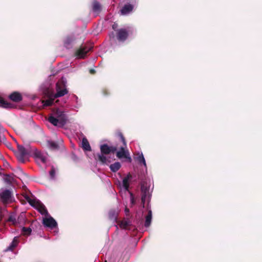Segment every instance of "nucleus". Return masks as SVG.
<instances>
[{"mask_svg": "<svg viewBox=\"0 0 262 262\" xmlns=\"http://www.w3.org/2000/svg\"><path fill=\"white\" fill-rule=\"evenodd\" d=\"M134 159L136 161L139 165H143L145 169V172H147V167L145 159L144 157L143 154L142 152L138 151L136 156L134 157Z\"/></svg>", "mask_w": 262, "mask_h": 262, "instance_id": "423d86ee", "label": "nucleus"}, {"mask_svg": "<svg viewBox=\"0 0 262 262\" xmlns=\"http://www.w3.org/2000/svg\"><path fill=\"white\" fill-rule=\"evenodd\" d=\"M6 178L4 179V181L7 184H10L14 182V178L13 174H6L5 175Z\"/></svg>", "mask_w": 262, "mask_h": 262, "instance_id": "b1692460", "label": "nucleus"}, {"mask_svg": "<svg viewBox=\"0 0 262 262\" xmlns=\"http://www.w3.org/2000/svg\"><path fill=\"white\" fill-rule=\"evenodd\" d=\"M18 150L19 154L23 155H27L31 152V148L30 146H27L26 147H24L22 145H18Z\"/></svg>", "mask_w": 262, "mask_h": 262, "instance_id": "f8f14e48", "label": "nucleus"}, {"mask_svg": "<svg viewBox=\"0 0 262 262\" xmlns=\"http://www.w3.org/2000/svg\"><path fill=\"white\" fill-rule=\"evenodd\" d=\"M0 197L3 203H10L12 200V192L8 189H2L0 192Z\"/></svg>", "mask_w": 262, "mask_h": 262, "instance_id": "20e7f679", "label": "nucleus"}, {"mask_svg": "<svg viewBox=\"0 0 262 262\" xmlns=\"http://www.w3.org/2000/svg\"><path fill=\"white\" fill-rule=\"evenodd\" d=\"M104 154H99L98 155V160L100 161L102 164H105L107 162V158L105 156L103 155Z\"/></svg>", "mask_w": 262, "mask_h": 262, "instance_id": "cd10ccee", "label": "nucleus"}, {"mask_svg": "<svg viewBox=\"0 0 262 262\" xmlns=\"http://www.w3.org/2000/svg\"><path fill=\"white\" fill-rule=\"evenodd\" d=\"M26 199L31 206L37 209L42 215L46 216L42 220V224L45 226L53 229L57 226L56 221L49 215L45 206L39 200L29 196H27Z\"/></svg>", "mask_w": 262, "mask_h": 262, "instance_id": "f257e3e1", "label": "nucleus"}, {"mask_svg": "<svg viewBox=\"0 0 262 262\" xmlns=\"http://www.w3.org/2000/svg\"><path fill=\"white\" fill-rule=\"evenodd\" d=\"M18 244V239L17 237H15L10 245L5 250V252L12 251Z\"/></svg>", "mask_w": 262, "mask_h": 262, "instance_id": "4468645a", "label": "nucleus"}, {"mask_svg": "<svg viewBox=\"0 0 262 262\" xmlns=\"http://www.w3.org/2000/svg\"><path fill=\"white\" fill-rule=\"evenodd\" d=\"M118 211L117 210H111L108 213L109 218L110 220L113 221H116L117 219V215Z\"/></svg>", "mask_w": 262, "mask_h": 262, "instance_id": "6ab92c4d", "label": "nucleus"}, {"mask_svg": "<svg viewBox=\"0 0 262 262\" xmlns=\"http://www.w3.org/2000/svg\"><path fill=\"white\" fill-rule=\"evenodd\" d=\"M100 150L102 154H109L111 152L114 153L116 151L117 148L114 146H109L107 144H103L100 146Z\"/></svg>", "mask_w": 262, "mask_h": 262, "instance_id": "0eeeda50", "label": "nucleus"}, {"mask_svg": "<svg viewBox=\"0 0 262 262\" xmlns=\"http://www.w3.org/2000/svg\"><path fill=\"white\" fill-rule=\"evenodd\" d=\"M9 98L13 101L18 102L22 99L21 95L17 92H14L9 95Z\"/></svg>", "mask_w": 262, "mask_h": 262, "instance_id": "2eb2a0df", "label": "nucleus"}, {"mask_svg": "<svg viewBox=\"0 0 262 262\" xmlns=\"http://www.w3.org/2000/svg\"><path fill=\"white\" fill-rule=\"evenodd\" d=\"M93 11L98 14L101 11V6L97 2H94L93 4Z\"/></svg>", "mask_w": 262, "mask_h": 262, "instance_id": "4be33fe9", "label": "nucleus"}, {"mask_svg": "<svg viewBox=\"0 0 262 262\" xmlns=\"http://www.w3.org/2000/svg\"><path fill=\"white\" fill-rule=\"evenodd\" d=\"M152 219V212L149 210L148 214L145 217V226L148 227L150 226Z\"/></svg>", "mask_w": 262, "mask_h": 262, "instance_id": "aec40b11", "label": "nucleus"}, {"mask_svg": "<svg viewBox=\"0 0 262 262\" xmlns=\"http://www.w3.org/2000/svg\"><path fill=\"white\" fill-rule=\"evenodd\" d=\"M22 231L25 235H30L32 232V230L30 228L23 227Z\"/></svg>", "mask_w": 262, "mask_h": 262, "instance_id": "c756f323", "label": "nucleus"}, {"mask_svg": "<svg viewBox=\"0 0 262 262\" xmlns=\"http://www.w3.org/2000/svg\"><path fill=\"white\" fill-rule=\"evenodd\" d=\"M130 225V221L128 219H125L121 222L120 226L122 228L126 229Z\"/></svg>", "mask_w": 262, "mask_h": 262, "instance_id": "393cba45", "label": "nucleus"}, {"mask_svg": "<svg viewBox=\"0 0 262 262\" xmlns=\"http://www.w3.org/2000/svg\"><path fill=\"white\" fill-rule=\"evenodd\" d=\"M134 7L130 4L125 5L121 10L122 15H127L130 13L133 10Z\"/></svg>", "mask_w": 262, "mask_h": 262, "instance_id": "9b49d317", "label": "nucleus"}, {"mask_svg": "<svg viewBox=\"0 0 262 262\" xmlns=\"http://www.w3.org/2000/svg\"><path fill=\"white\" fill-rule=\"evenodd\" d=\"M130 201H131V203L132 204H135V200H134V197H133V195L132 194H130Z\"/></svg>", "mask_w": 262, "mask_h": 262, "instance_id": "72a5a7b5", "label": "nucleus"}, {"mask_svg": "<svg viewBox=\"0 0 262 262\" xmlns=\"http://www.w3.org/2000/svg\"><path fill=\"white\" fill-rule=\"evenodd\" d=\"M82 147L83 149V150L85 151H91V147L89 144V142L88 140L86 139V138H83L82 140Z\"/></svg>", "mask_w": 262, "mask_h": 262, "instance_id": "dca6fc26", "label": "nucleus"}, {"mask_svg": "<svg viewBox=\"0 0 262 262\" xmlns=\"http://www.w3.org/2000/svg\"><path fill=\"white\" fill-rule=\"evenodd\" d=\"M56 169L52 167L51 170L49 172V175L51 180H54L55 178Z\"/></svg>", "mask_w": 262, "mask_h": 262, "instance_id": "c85d7f7f", "label": "nucleus"}, {"mask_svg": "<svg viewBox=\"0 0 262 262\" xmlns=\"http://www.w3.org/2000/svg\"><path fill=\"white\" fill-rule=\"evenodd\" d=\"M125 212L126 214L127 215L128 213H129V209L127 208H125Z\"/></svg>", "mask_w": 262, "mask_h": 262, "instance_id": "f704fd0d", "label": "nucleus"}, {"mask_svg": "<svg viewBox=\"0 0 262 262\" xmlns=\"http://www.w3.org/2000/svg\"><path fill=\"white\" fill-rule=\"evenodd\" d=\"M48 144L49 148L51 149H57L58 148V144L55 142L49 141Z\"/></svg>", "mask_w": 262, "mask_h": 262, "instance_id": "bb28decb", "label": "nucleus"}, {"mask_svg": "<svg viewBox=\"0 0 262 262\" xmlns=\"http://www.w3.org/2000/svg\"><path fill=\"white\" fill-rule=\"evenodd\" d=\"M94 72H95L94 70H93V69L90 70V73H94Z\"/></svg>", "mask_w": 262, "mask_h": 262, "instance_id": "c9c22d12", "label": "nucleus"}, {"mask_svg": "<svg viewBox=\"0 0 262 262\" xmlns=\"http://www.w3.org/2000/svg\"><path fill=\"white\" fill-rule=\"evenodd\" d=\"M25 155H23L21 154H18L17 155V159L18 160V161L21 163H24L25 162V160H24V156Z\"/></svg>", "mask_w": 262, "mask_h": 262, "instance_id": "7c9ffc66", "label": "nucleus"}, {"mask_svg": "<svg viewBox=\"0 0 262 262\" xmlns=\"http://www.w3.org/2000/svg\"><path fill=\"white\" fill-rule=\"evenodd\" d=\"M6 131L5 129L0 124V143L4 142L6 140L4 132Z\"/></svg>", "mask_w": 262, "mask_h": 262, "instance_id": "a878e982", "label": "nucleus"}, {"mask_svg": "<svg viewBox=\"0 0 262 262\" xmlns=\"http://www.w3.org/2000/svg\"><path fill=\"white\" fill-rule=\"evenodd\" d=\"M90 50V48L81 47L76 52V56L79 58H84L86 53Z\"/></svg>", "mask_w": 262, "mask_h": 262, "instance_id": "1a4fd4ad", "label": "nucleus"}, {"mask_svg": "<svg viewBox=\"0 0 262 262\" xmlns=\"http://www.w3.org/2000/svg\"><path fill=\"white\" fill-rule=\"evenodd\" d=\"M132 176L130 174H128L126 177H125L122 181V185L125 191H127L129 187V183L128 181L131 179Z\"/></svg>", "mask_w": 262, "mask_h": 262, "instance_id": "a211bd4d", "label": "nucleus"}, {"mask_svg": "<svg viewBox=\"0 0 262 262\" xmlns=\"http://www.w3.org/2000/svg\"><path fill=\"white\" fill-rule=\"evenodd\" d=\"M66 79L62 77L61 79L56 83V93L53 95L49 99L42 101V103L44 106H50L52 105L54 99L62 97L68 92L66 88Z\"/></svg>", "mask_w": 262, "mask_h": 262, "instance_id": "f03ea898", "label": "nucleus"}, {"mask_svg": "<svg viewBox=\"0 0 262 262\" xmlns=\"http://www.w3.org/2000/svg\"><path fill=\"white\" fill-rule=\"evenodd\" d=\"M141 191H142V197H141V201L143 204V207H144V204L147 199L149 198L150 196V193L149 191V189L147 188V187L144 186H142L141 187Z\"/></svg>", "mask_w": 262, "mask_h": 262, "instance_id": "6e6552de", "label": "nucleus"}, {"mask_svg": "<svg viewBox=\"0 0 262 262\" xmlns=\"http://www.w3.org/2000/svg\"><path fill=\"white\" fill-rule=\"evenodd\" d=\"M121 167V164L119 162H117L112 164L110 165V168L111 170L113 172H116Z\"/></svg>", "mask_w": 262, "mask_h": 262, "instance_id": "5701e85b", "label": "nucleus"}, {"mask_svg": "<svg viewBox=\"0 0 262 262\" xmlns=\"http://www.w3.org/2000/svg\"><path fill=\"white\" fill-rule=\"evenodd\" d=\"M117 157L119 158L128 157L129 154L127 150H125L124 147H121L120 150L117 152Z\"/></svg>", "mask_w": 262, "mask_h": 262, "instance_id": "ddd939ff", "label": "nucleus"}, {"mask_svg": "<svg viewBox=\"0 0 262 262\" xmlns=\"http://www.w3.org/2000/svg\"><path fill=\"white\" fill-rule=\"evenodd\" d=\"M128 33L125 29H120L118 31L117 38L118 40L124 41L127 37Z\"/></svg>", "mask_w": 262, "mask_h": 262, "instance_id": "9d476101", "label": "nucleus"}, {"mask_svg": "<svg viewBox=\"0 0 262 262\" xmlns=\"http://www.w3.org/2000/svg\"><path fill=\"white\" fill-rule=\"evenodd\" d=\"M34 156L36 158V161L38 164L41 163L45 164L47 162V156L40 151L36 150L34 152Z\"/></svg>", "mask_w": 262, "mask_h": 262, "instance_id": "39448f33", "label": "nucleus"}, {"mask_svg": "<svg viewBox=\"0 0 262 262\" xmlns=\"http://www.w3.org/2000/svg\"><path fill=\"white\" fill-rule=\"evenodd\" d=\"M0 107L9 108L12 107V104L5 101L4 98L0 96Z\"/></svg>", "mask_w": 262, "mask_h": 262, "instance_id": "f3484780", "label": "nucleus"}, {"mask_svg": "<svg viewBox=\"0 0 262 262\" xmlns=\"http://www.w3.org/2000/svg\"><path fill=\"white\" fill-rule=\"evenodd\" d=\"M48 121L53 125L63 127L67 122V116L63 112L57 109L48 118Z\"/></svg>", "mask_w": 262, "mask_h": 262, "instance_id": "7ed1b4c3", "label": "nucleus"}, {"mask_svg": "<svg viewBox=\"0 0 262 262\" xmlns=\"http://www.w3.org/2000/svg\"><path fill=\"white\" fill-rule=\"evenodd\" d=\"M120 139H121V141H122L124 146H126V142H125V139H124V138L123 137V135L121 134H120Z\"/></svg>", "mask_w": 262, "mask_h": 262, "instance_id": "473e14b6", "label": "nucleus"}, {"mask_svg": "<svg viewBox=\"0 0 262 262\" xmlns=\"http://www.w3.org/2000/svg\"><path fill=\"white\" fill-rule=\"evenodd\" d=\"M9 221L12 222L13 224H15L16 223V219H15V216H13V215H11L9 216Z\"/></svg>", "mask_w": 262, "mask_h": 262, "instance_id": "2f4dec72", "label": "nucleus"}, {"mask_svg": "<svg viewBox=\"0 0 262 262\" xmlns=\"http://www.w3.org/2000/svg\"><path fill=\"white\" fill-rule=\"evenodd\" d=\"M74 39L72 37H67L64 41V45L67 48H70Z\"/></svg>", "mask_w": 262, "mask_h": 262, "instance_id": "412c9836", "label": "nucleus"}]
</instances>
